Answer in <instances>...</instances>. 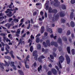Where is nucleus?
<instances>
[{"label":"nucleus","mask_w":75,"mask_h":75,"mask_svg":"<svg viewBox=\"0 0 75 75\" xmlns=\"http://www.w3.org/2000/svg\"><path fill=\"white\" fill-rule=\"evenodd\" d=\"M2 45H1V44L0 43V47H1V51H4V46H3L2 47Z\"/></svg>","instance_id":"7c9ffc66"},{"label":"nucleus","mask_w":75,"mask_h":75,"mask_svg":"<svg viewBox=\"0 0 75 75\" xmlns=\"http://www.w3.org/2000/svg\"><path fill=\"white\" fill-rule=\"evenodd\" d=\"M4 62L5 63V65H6V66H7V67L9 66V64L8 63H7V62L5 60H4Z\"/></svg>","instance_id":"58836bf2"},{"label":"nucleus","mask_w":75,"mask_h":75,"mask_svg":"<svg viewBox=\"0 0 75 75\" xmlns=\"http://www.w3.org/2000/svg\"><path fill=\"white\" fill-rule=\"evenodd\" d=\"M11 64L12 65V67H14V62H11Z\"/></svg>","instance_id":"09e8293b"},{"label":"nucleus","mask_w":75,"mask_h":75,"mask_svg":"<svg viewBox=\"0 0 75 75\" xmlns=\"http://www.w3.org/2000/svg\"><path fill=\"white\" fill-rule=\"evenodd\" d=\"M9 53L11 55V56L12 58H13V59H14L15 57H14V55H13V53H14V52H13V51L12 50H11Z\"/></svg>","instance_id":"1a4fd4ad"},{"label":"nucleus","mask_w":75,"mask_h":75,"mask_svg":"<svg viewBox=\"0 0 75 75\" xmlns=\"http://www.w3.org/2000/svg\"><path fill=\"white\" fill-rule=\"evenodd\" d=\"M11 25V24H8V29H9L10 28V26Z\"/></svg>","instance_id":"864d4df0"},{"label":"nucleus","mask_w":75,"mask_h":75,"mask_svg":"<svg viewBox=\"0 0 75 75\" xmlns=\"http://www.w3.org/2000/svg\"><path fill=\"white\" fill-rule=\"evenodd\" d=\"M45 31V28H44V27L42 26L41 27V29L40 30V32H41V34H43Z\"/></svg>","instance_id":"0eeeda50"},{"label":"nucleus","mask_w":75,"mask_h":75,"mask_svg":"<svg viewBox=\"0 0 75 75\" xmlns=\"http://www.w3.org/2000/svg\"><path fill=\"white\" fill-rule=\"evenodd\" d=\"M6 48H8V49H10V47H9V46H8V45L6 44Z\"/></svg>","instance_id":"0e129e2a"},{"label":"nucleus","mask_w":75,"mask_h":75,"mask_svg":"<svg viewBox=\"0 0 75 75\" xmlns=\"http://www.w3.org/2000/svg\"><path fill=\"white\" fill-rule=\"evenodd\" d=\"M57 10L56 9H54L52 10V13L54 14H57Z\"/></svg>","instance_id":"6ab92c4d"},{"label":"nucleus","mask_w":75,"mask_h":75,"mask_svg":"<svg viewBox=\"0 0 75 75\" xmlns=\"http://www.w3.org/2000/svg\"><path fill=\"white\" fill-rule=\"evenodd\" d=\"M3 65L4 66V64L3 63H0V67L3 69H4V67Z\"/></svg>","instance_id":"aec40b11"},{"label":"nucleus","mask_w":75,"mask_h":75,"mask_svg":"<svg viewBox=\"0 0 75 75\" xmlns=\"http://www.w3.org/2000/svg\"><path fill=\"white\" fill-rule=\"evenodd\" d=\"M49 8V6L48 5L46 6V10H48Z\"/></svg>","instance_id":"603ef678"},{"label":"nucleus","mask_w":75,"mask_h":75,"mask_svg":"<svg viewBox=\"0 0 75 75\" xmlns=\"http://www.w3.org/2000/svg\"><path fill=\"white\" fill-rule=\"evenodd\" d=\"M59 44H62V40L60 38H59L58 40Z\"/></svg>","instance_id":"c85d7f7f"},{"label":"nucleus","mask_w":75,"mask_h":75,"mask_svg":"<svg viewBox=\"0 0 75 75\" xmlns=\"http://www.w3.org/2000/svg\"><path fill=\"white\" fill-rule=\"evenodd\" d=\"M38 56L37 52L36 50H35L33 52V56Z\"/></svg>","instance_id":"2eb2a0df"},{"label":"nucleus","mask_w":75,"mask_h":75,"mask_svg":"<svg viewBox=\"0 0 75 75\" xmlns=\"http://www.w3.org/2000/svg\"><path fill=\"white\" fill-rule=\"evenodd\" d=\"M11 4H10L9 6V8H13V9H14V6L13 5V3L11 2Z\"/></svg>","instance_id":"f8f14e48"},{"label":"nucleus","mask_w":75,"mask_h":75,"mask_svg":"<svg viewBox=\"0 0 75 75\" xmlns=\"http://www.w3.org/2000/svg\"><path fill=\"white\" fill-rule=\"evenodd\" d=\"M60 16L61 17H64V16H65V15L64 13L61 12L59 14Z\"/></svg>","instance_id":"b1692460"},{"label":"nucleus","mask_w":75,"mask_h":75,"mask_svg":"<svg viewBox=\"0 0 75 75\" xmlns=\"http://www.w3.org/2000/svg\"><path fill=\"white\" fill-rule=\"evenodd\" d=\"M59 59L61 63H62V62L64 60V57L62 56H61L59 57Z\"/></svg>","instance_id":"423d86ee"},{"label":"nucleus","mask_w":75,"mask_h":75,"mask_svg":"<svg viewBox=\"0 0 75 75\" xmlns=\"http://www.w3.org/2000/svg\"><path fill=\"white\" fill-rule=\"evenodd\" d=\"M38 60L39 62H40V63H42V59L41 58V57H39L38 58Z\"/></svg>","instance_id":"c756f323"},{"label":"nucleus","mask_w":75,"mask_h":75,"mask_svg":"<svg viewBox=\"0 0 75 75\" xmlns=\"http://www.w3.org/2000/svg\"><path fill=\"white\" fill-rule=\"evenodd\" d=\"M43 67L44 69H46L47 67V65L46 64L44 65L43 66Z\"/></svg>","instance_id":"5fc2aeb1"},{"label":"nucleus","mask_w":75,"mask_h":75,"mask_svg":"<svg viewBox=\"0 0 75 75\" xmlns=\"http://www.w3.org/2000/svg\"><path fill=\"white\" fill-rule=\"evenodd\" d=\"M18 45H20L21 44V45H22V44H23V43L24 44V41H22V39L21 38L20 39Z\"/></svg>","instance_id":"9b49d317"},{"label":"nucleus","mask_w":75,"mask_h":75,"mask_svg":"<svg viewBox=\"0 0 75 75\" xmlns=\"http://www.w3.org/2000/svg\"><path fill=\"white\" fill-rule=\"evenodd\" d=\"M67 35H70L71 34V31H70V30H68L67 33Z\"/></svg>","instance_id":"4c0bfd02"},{"label":"nucleus","mask_w":75,"mask_h":75,"mask_svg":"<svg viewBox=\"0 0 75 75\" xmlns=\"http://www.w3.org/2000/svg\"><path fill=\"white\" fill-rule=\"evenodd\" d=\"M44 35L45 36H47L48 35V33L47 32H45Z\"/></svg>","instance_id":"774afa93"},{"label":"nucleus","mask_w":75,"mask_h":75,"mask_svg":"<svg viewBox=\"0 0 75 75\" xmlns=\"http://www.w3.org/2000/svg\"><path fill=\"white\" fill-rule=\"evenodd\" d=\"M41 35V34L40 33H38V34L36 36V37H40Z\"/></svg>","instance_id":"338daca9"},{"label":"nucleus","mask_w":75,"mask_h":75,"mask_svg":"<svg viewBox=\"0 0 75 75\" xmlns=\"http://www.w3.org/2000/svg\"><path fill=\"white\" fill-rule=\"evenodd\" d=\"M16 35L17 37H18L19 36V34H20V29H18L17 30V31L16 32Z\"/></svg>","instance_id":"9d476101"},{"label":"nucleus","mask_w":75,"mask_h":75,"mask_svg":"<svg viewBox=\"0 0 75 75\" xmlns=\"http://www.w3.org/2000/svg\"><path fill=\"white\" fill-rule=\"evenodd\" d=\"M51 71L53 73L54 75H57V71L56 69H52L51 70Z\"/></svg>","instance_id":"39448f33"},{"label":"nucleus","mask_w":75,"mask_h":75,"mask_svg":"<svg viewBox=\"0 0 75 75\" xmlns=\"http://www.w3.org/2000/svg\"><path fill=\"white\" fill-rule=\"evenodd\" d=\"M29 23V24H30V21L28 20L27 21H26L25 22V24H28Z\"/></svg>","instance_id":"49530a36"},{"label":"nucleus","mask_w":75,"mask_h":75,"mask_svg":"<svg viewBox=\"0 0 75 75\" xmlns=\"http://www.w3.org/2000/svg\"><path fill=\"white\" fill-rule=\"evenodd\" d=\"M35 57L34 58V59L35 60H37V57H38V56H35Z\"/></svg>","instance_id":"4d7b16f0"},{"label":"nucleus","mask_w":75,"mask_h":75,"mask_svg":"<svg viewBox=\"0 0 75 75\" xmlns=\"http://www.w3.org/2000/svg\"><path fill=\"white\" fill-rule=\"evenodd\" d=\"M59 67L60 68H61V69H62V66L61 65V63H60V61H59Z\"/></svg>","instance_id":"c9c22d12"},{"label":"nucleus","mask_w":75,"mask_h":75,"mask_svg":"<svg viewBox=\"0 0 75 75\" xmlns=\"http://www.w3.org/2000/svg\"><path fill=\"white\" fill-rule=\"evenodd\" d=\"M50 57L51 59H53L54 58V56L52 55H50Z\"/></svg>","instance_id":"de8ad7c7"},{"label":"nucleus","mask_w":75,"mask_h":75,"mask_svg":"<svg viewBox=\"0 0 75 75\" xmlns=\"http://www.w3.org/2000/svg\"><path fill=\"white\" fill-rule=\"evenodd\" d=\"M63 40L65 41H67V38L66 37H63L62 38Z\"/></svg>","instance_id":"37998d69"},{"label":"nucleus","mask_w":75,"mask_h":75,"mask_svg":"<svg viewBox=\"0 0 75 75\" xmlns=\"http://www.w3.org/2000/svg\"><path fill=\"white\" fill-rule=\"evenodd\" d=\"M37 13V12L36 11H35L33 13V16H35L36 14Z\"/></svg>","instance_id":"13d9d810"},{"label":"nucleus","mask_w":75,"mask_h":75,"mask_svg":"<svg viewBox=\"0 0 75 75\" xmlns=\"http://www.w3.org/2000/svg\"><path fill=\"white\" fill-rule=\"evenodd\" d=\"M43 45L45 47H47V45L46 44V43H45V42H43Z\"/></svg>","instance_id":"a19ab883"},{"label":"nucleus","mask_w":75,"mask_h":75,"mask_svg":"<svg viewBox=\"0 0 75 75\" xmlns=\"http://www.w3.org/2000/svg\"><path fill=\"white\" fill-rule=\"evenodd\" d=\"M71 4H74L75 3V0H71Z\"/></svg>","instance_id":"c03bdc74"},{"label":"nucleus","mask_w":75,"mask_h":75,"mask_svg":"<svg viewBox=\"0 0 75 75\" xmlns=\"http://www.w3.org/2000/svg\"><path fill=\"white\" fill-rule=\"evenodd\" d=\"M48 12L50 13H51L52 12V8L51 7H50L48 9Z\"/></svg>","instance_id":"cd10ccee"},{"label":"nucleus","mask_w":75,"mask_h":75,"mask_svg":"<svg viewBox=\"0 0 75 75\" xmlns=\"http://www.w3.org/2000/svg\"><path fill=\"white\" fill-rule=\"evenodd\" d=\"M18 8H17V7H15V9H7V10L8 11H14V10H18Z\"/></svg>","instance_id":"4468645a"},{"label":"nucleus","mask_w":75,"mask_h":75,"mask_svg":"<svg viewBox=\"0 0 75 75\" xmlns=\"http://www.w3.org/2000/svg\"><path fill=\"white\" fill-rule=\"evenodd\" d=\"M29 58H30V55H28L26 58V61L25 60V59L24 60V61H25V65L26 68H30V67L29 66H28V65H27V61H28V62L29 61V59H28Z\"/></svg>","instance_id":"f257e3e1"},{"label":"nucleus","mask_w":75,"mask_h":75,"mask_svg":"<svg viewBox=\"0 0 75 75\" xmlns=\"http://www.w3.org/2000/svg\"><path fill=\"white\" fill-rule=\"evenodd\" d=\"M54 1L56 3H54V6H55L56 7H57V3H58V0H54Z\"/></svg>","instance_id":"4be33fe9"},{"label":"nucleus","mask_w":75,"mask_h":75,"mask_svg":"<svg viewBox=\"0 0 75 75\" xmlns=\"http://www.w3.org/2000/svg\"><path fill=\"white\" fill-rule=\"evenodd\" d=\"M18 27V26L17 25H16L15 26H13V28L15 29V28H17Z\"/></svg>","instance_id":"bf43d9fd"},{"label":"nucleus","mask_w":75,"mask_h":75,"mask_svg":"<svg viewBox=\"0 0 75 75\" xmlns=\"http://www.w3.org/2000/svg\"><path fill=\"white\" fill-rule=\"evenodd\" d=\"M62 8L63 10H66L67 8L66 6L64 5H62Z\"/></svg>","instance_id":"bb28decb"},{"label":"nucleus","mask_w":75,"mask_h":75,"mask_svg":"<svg viewBox=\"0 0 75 75\" xmlns=\"http://www.w3.org/2000/svg\"><path fill=\"white\" fill-rule=\"evenodd\" d=\"M30 24H28V25L27 28V29H28V30L29 29H30Z\"/></svg>","instance_id":"69168bd1"},{"label":"nucleus","mask_w":75,"mask_h":75,"mask_svg":"<svg viewBox=\"0 0 75 75\" xmlns=\"http://www.w3.org/2000/svg\"><path fill=\"white\" fill-rule=\"evenodd\" d=\"M59 51H61L62 49V48L61 47H59Z\"/></svg>","instance_id":"052dcab7"},{"label":"nucleus","mask_w":75,"mask_h":75,"mask_svg":"<svg viewBox=\"0 0 75 75\" xmlns=\"http://www.w3.org/2000/svg\"><path fill=\"white\" fill-rule=\"evenodd\" d=\"M0 35L1 36H3V37L4 38V41H6V42H8L9 41V42H10V40L8 39V38H7L6 40V34L5 33H1L0 34Z\"/></svg>","instance_id":"f03ea898"},{"label":"nucleus","mask_w":75,"mask_h":75,"mask_svg":"<svg viewBox=\"0 0 75 75\" xmlns=\"http://www.w3.org/2000/svg\"><path fill=\"white\" fill-rule=\"evenodd\" d=\"M37 48L38 50H41V45L40 44H39L38 45Z\"/></svg>","instance_id":"ea45409f"},{"label":"nucleus","mask_w":75,"mask_h":75,"mask_svg":"<svg viewBox=\"0 0 75 75\" xmlns=\"http://www.w3.org/2000/svg\"><path fill=\"white\" fill-rule=\"evenodd\" d=\"M58 31L59 33H62V28H59L58 30Z\"/></svg>","instance_id":"393cba45"},{"label":"nucleus","mask_w":75,"mask_h":75,"mask_svg":"<svg viewBox=\"0 0 75 75\" xmlns=\"http://www.w3.org/2000/svg\"><path fill=\"white\" fill-rule=\"evenodd\" d=\"M47 30L48 32H50V33H52V30L50 28H47Z\"/></svg>","instance_id":"5701e85b"},{"label":"nucleus","mask_w":75,"mask_h":75,"mask_svg":"<svg viewBox=\"0 0 75 75\" xmlns=\"http://www.w3.org/2000/svg\"><path fill=\"white\" fill-rule=\"evenodd\" d=\"M70 19H72L74 18V13L73 12H72L70 14Z\"/></svg>","instance_id":"a878e982"},{"label":"nucleus","mask_w":75,"mask_h":75,"mask_svg":"<svg viewBox=\"0 0 75 75\" xmlns=\"http://www.w3.org/2000/svg\"><path fill=\"white\" fill-rule=\"evenodd\" d=\"M4 58L5 59H11V57L8 56H6L4 57Z\"/></svg>","instance_id":"473e14b6"},{"label":"nucleus","mask_w":75,"mask_h":75,"mask_svg":"<svg viewBox=\"0 0 75 75\" xmlns=\"http://www.w3.org/2000/svg\"><path fill=\"white\" fill-rule=\"evenodd\" d=\"M71 52L72 55H74L75 54V50L74 49H72L71 50Z\"/></svg>","instance_id":"e433bc0d"},{"label":"nucleus","mask_w":75,"mask_h":75,"mask_svg":"<svg viewBox=\"0 0 75 75\" xmlns=\"http://www.w3.org/2000/svg\"><path fill=\"white\" fill-rule=\"evenodd\" d=\"M30 38H31V40H33V39H34V36H33V35H32L30 36Z\"/></svg>","instance_id":"8fccbe9b"},{"label":"nucleus","mask_w":75,"mask_h":75,"mask_svg":"<svg viewBox=\"0 0 75 75\" xmlns=\"http://www.w3.org/2000/svg\"><path fill=\"white\" fill-rule=\"evenodd\" d=\"M36 42L37 43H38V42H40V38H37L36 40Z\"/></svg>","instance_id":"2f4dec72"},{"label":"nucleus","mask_w":75,"mask_h":75,"mask_svg":"<svg viewBox=\"0 0 75 75\" xmlns=\"http://www.w3.org/2000/svg\"><path fill=\"white\" fill-rule=\"evenodd\" d=\"M67 51L69 54L71 53V50H70V47H67Z\"/></svg>","instance_id":"dca6fc26"},{"label":"nucleus","mask_w":75,"mask_h":75,"mask_svg":"<svg viewBox=\"0 0 75 75\" xmlns=\"http://www.w3.org/2000/svg\"><path fill=\"white\" fill-rule=\"evenodd\" d=\"M33 66L34 67H37V63L35 62L33 64Z\"/></svg>","instance_id":"3c124183"},{"label":"nucleus","mask_w":75,"mask_h":75,"mask_svg":"<svg viewBox=\"0 0 75 75\" xmlns=\"http://www.w3.org/2000/svg\"><path fill=\"white\" fill-rule=\"evenodd\" d=\"M6 15L7 16H8V17H12L13 15H14V13H13V14H12V12L10 11L8 13L6 14Z\"/></svg>","instance_id":"6e6552de"},{"label":"nucleus","mask_w":75,"mask_h":75,"mask_svg":"<svg viewBox=\"0 0 75 75\" xmlns=\"http://www.w3.org/2000/svg\"><path fill=\"white\" fill-rule=\"evenodd\" d=\"M42 66L41 65H40L39 66V67L38 68V72H40V70H42Z\"/></svg>","instance_id":"412c9836"},{"label":"nucleus","mask_w":75,"mask_h":75,"mask_svg":"<svg viewBox=\"0 0 75 75\" xmlns=\"http://www.w3.org/2000/svg\"><path fill=\"white\" fill-rule=\"evenodd\" d=\"M30 51L32 52L33 51V46H31L30 47Z\"/></svg>","instance_id":"72a5a7b5"},{"label":"nucleus","mask_w":75,"mask_h":75,"mask_svg":"<svg viewBox=\"0 0 75 75\" xmlns=\"http://www.w3.org/2000/svg\"><path fill=\"white\" fill-rule=\"evenodd\" d=\"M70 25L71 27H74L75 26V24L74 22H73V21H71L70 23Z\"/></svg>","instance_id":"a211bd4d"},{"label":"nucleus","mask_w":75,"mask_h":75,"mask_svg":"<svg viewBox=\"0 0 75 75\" xmlns=\"http://www.w3.org/2000/svg\"><path fill=\"white\" fill-rule=\"evenodd\" d=\"M18 71L20 75H24V73H23V72L22 70H18Z\"/></svg>","instance_id":"f3484780"},{"label":"nucleus","mask_w":75,"mask_h":75,"mask_svg":"<svg viewBox=\"0 0 75 75\" xmlns=\"http://www.w3.org/2000/svg\"><path fill=\"white\" fill-rule=\"evenodd\" d=\"M51 45H54L55 47H58V45L57 42H51Z\"/></svg>","instance_id":"20e7f679"},{"label":"nucleus","mask_w":75,"mask_h":75,"mask_svg":"<svg viewBox=\"0 0 75 75\" xmlns=\"http://www.w3.org/2000/svg\"><path fill=\"white\" fill-rule=\"evenodd\" d=\"M46 42L47 45L49 47H50L51 45H50V40H47Z\"/></svg>","instance_id":"ddd939ff"},{"label":"nucleus","mask_w":75,"mask_h":75,"mask_svg":"<svg viewBox=\"0 0 75 75\" xmlns=\"http://www.w3.org/2000/svg\"><path fill=\"white\" fill-rule=\"evenodd\" d=\"M61 21L62 23H65L66 21L64 19H61Z\"/></svg>","instance_id":"f704fd0d"},{"label":"nucleus","mask_w":75,"mask_h":75,"mask_svg":"<svg viewBox=\"0 0 75 75\" xmlns=\"http://www.w3.org/2000/svg\"><path fill=\"white\" fill-rule=\"evenodd\" d=\"M47 75H52V72L51 71H49L47 72Z\"/></svg>","instance_id":"a18cd8bd"},{"label":"nucleus","mask_w":75,"mask_h":75,"mask_svg":"<svg viewBox=\"0 0 75 75\" xmlns=\"http://www.w3.org/2000/svg\"><path fill=\"white\" fill-rule=\"evenodd\" d=\"M3 16V13H0V19H1V18H4V16H2V17H0L1 16Z\"/></svg>","instance_id":"79ce46f5"},{"label":"nucleus","mask_w":75,"mask_h":75,"mask_svg":"<svg viewBox=\"0 0 75 75\" xmlns=\"http://www.w3.org/2000/svg\"><path fill=\"white\" fill-rule=\"evenodd\" d=\"M65 57L66 59L67 63V64H70V62H71V59H70V58L68 55H66Z\"/></svg>","instance_id":"7ed1b4c3"},{"label":"nucleus","mask_w":75,"mask_h":75,"mask_svg":"<svg viewBox=\"0 0 75 75\" xmlns=\"http://www.w3.org/2000/svg\"><path fill=\"white\" fill-rule=\"evenodd\" d=\"M40 58H41V59H44L45 58V57L43 55H41L40 56Z\"/></svg>","instance_id":"6e6d98bb"},{"label":"nucleus","mask_w":75,"mask_h":75,"mask_svg":"<svg viewBox=\"0 0 75 75\" xmlns=\"http://www.w3.org/2000/svg\"><path fill=\"white\" fill-rule=\"evenodd\" d=\"M48 50L47 49H46L45 50V54H46V53H47V52H48Z\"/></svg>","instance_id":"680f3d73"},{"label":"nucleus","mask_w":75,"mask_h":75,"mask_svg":"<svg viewBox=\"0 0 75 75\" xmlns=\"http://www.w3.org/2000/svg\"><path fill=\"white\" fill-rule=\"evenodd\" d=\"M55 67L56 69L58 71H59V68H58V67L57 66H55Z\"/></svg>","instance_id":"e2e57ef3"}]
</instances>
